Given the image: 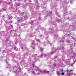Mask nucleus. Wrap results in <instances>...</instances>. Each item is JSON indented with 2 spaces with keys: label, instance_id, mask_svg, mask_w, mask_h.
Returning a JSON list of instances; mask_svg holds the SVG:
<instances>
[{
  "label": "nucleus",
  "instance_id": "obj_1",
  "mask_svg": "<svg viewBox=\"0 0 76 76\" xmlns=\"http://www.w3.org/2000/svg\"><path fill=\"white\" fill-rule=\"evenodd\" d=\"M57 75H64V73L63 72V70L62 69H60V72H57Z\"/></svg>",
  "mask_w": 76,
  "mask_h": 76
},
{
  "label": "nucleus",
  "instance_id": "obj_2",
  "mask_svg": "<svg viewBox=\"0 0 76 76\" xmlns=\"http://www.w3.org/2000/svg\"><path fill=\"white\" fill-rule=\"evenodd\" d=\"M54 52L53 51H51L50 53H49V54L47 53V54H45V53H43L41 55V57L42 56H43L44 57H45V56H48V55H51V54H53Z\"/></svg>",
  "mask_w": 76,
  "mask_h": 76
},
{
  "label": "nucleus",
  "instance_id": "obj_3",
  "mask_svg": "<svg viewBox=\"0 0 76 76\" xmlns=\"http://www.w3.org/2000/svg\"><path fill=\"white\" fill-rule=\"evenodd\" d=\"M73 70H71L70 71H67V76H70V75H72V71Z\"/></svg>",
  "mask_w": 76,
  "mask_h": 76
},
{
  "label": "nucleus",
  "instance_id": "obj_4",
  "mask_svg": "<svg viewBox=\"0 0 76 76\" xmlns=\"http://www.w3.org/2000/svg\"><path fill=\"white\" fill-rule=\"evenodd\" d=\"M15 69H16V70L14 72H15V73H18L19 72V70H18V69H19V70H21V69L20 67H19L17 66L16 67Z\"/></svg>",
  "mask_w": 76,
  "mask_h": 76
},
{
  "label": "nucleus",
  "instance_id": "obj_5",
  "mask_svg": "<svg viewBox=\"0 0 76 76\" xmlns=\"http://www.w3.org/2000/svg\"><path fill=\"white\" fill-rule=\"evenodd\" d=\"M22 17L18 18H17V20L18 21H20L22 20Z\"/></svg>",
  "mask_w": 76,
  "mask_h": 76
},
{
  "label": "nucleus",
  "instance_id": "obj_6",
  "mask_svg": "<svg viewBox=\"0 0 76 76\" xmlns=\"http://www.w3.org/2000/svg\"><path fill=\"white\" fill-rule=\"evenodd\" d=\"M72 57H75L76 56V53H73L72 55Z\"/></svg>",
  "mask_w": 76,
  "mask_h": 76
},
{
  "label": "nucleus",
  "instance_id": "obj_7",
  "mask_svg": "<svg viewBox=\"0 0 76 76\" xmlns=\"http://www.w3.org/2000/svg\"><path fill=\"white\" fill-rule=\"evenodd\" d=\"M34 43L33 44H32V45H31V47H32V48H33V50H34V49H35V48L34 47Z\"/></svg>",
  "mask_w": 76,
  "mask_h": 76
},
{
  "label": "nucleus",
  "instance_id": "obj_8",
  "mask_svg": "<svg viewBox=\"0 0 76 76\" xmlns=\"http://www.w3.org/2000/svg\"><path fill=\"white\" fill-rule=\"evenodd\" d=\"M34 34H29L28 35V37H33V35H34Z\"/></svg>",
  "mask_w": 76,
  "mask_h": 76
},
{
  "label": "nucleus",
  "instance_id": "obj_9",
  "mask_svg": "<svg viewBox=\"0 0 76 76\" xmlns=\"http://www.w3.org/2000/svg\"><path fill=\"white\" fill-rule=\"evenodd\" d=\"M49 29L50 30H51V31H53V27H50Z\"/></svg>",
  "mask_w": 76,
  "mask_h": 76
},
{
  "label": "nucleus",
  "instance_id": "obj_10",
  "mask_svg": "<svg viewBox=\"0 0 76 76\" xmlns=\"http://www.w3.org/2000/svg\"><path fill=\"white\" fill-rule=\"evenodd\" d=\"M32 73L33 75H35V72L33 71H32Z\"/></svg>",
  "mask_w": 76,
  "mask_h": 76
},
{
  "label": "nucleus",
  "instance_id": "obj_11",
  "mask_svg": "<svg viewBox=\"0 0 76 76\" xmlns=\"http://www.w3.org/2000/svg\"><path fill=\"white\" fill-rule=\"evenodd\" d=\"M75 64V62H74L73 63L71 64V67H73V64Z\"/></svg>",
  "mask_w": 76,
  "mask_h": 76
},
{
  "label": "nucleus",
  "instance_id": "obj_12",
  "mask_svg": "<svg viewBox=\"0 0 76 76\" xmlns=\"http://www.w3.org/2000/svg\"><path fill=\"white\" fill-rule=\"evenodd\" d=\"M74 62L75 63H76V59L75 58L73 59Z\"/></svg>",
  "mask_w": 76,
  "mask_h": 76
},
{
  "label": "nucleus",
  "instance_id": "obj_13",
  "mask_svg": "<svg viewBox=\"0 0 76 76\" xmlns=\"http://www.w3.org/2000/svg\"><path fill=\"white\" fill-rule=\"evenodd\" d=\"M44 72H45V73H49V71H44Z\"/></svg>",
  "mask_w": 76,
  "mask_h": 76
},
{
  "label": "nucleus",
  "instance_id": "obj_14",
  "mask_svg": "<svg viewBox=\"0 0 76 76\" xmlns=\"http://www.w3.org/2000/svg\"><path fill=\"white\" fill-rule=\"evenodd\" d=\"M36 41H37V42H39V41H40V40H39V39H36Z\"/></svg>",
  "mask_w": 76,
  "mask_h": 76
},
{
  "label": "nucleus",
  "instance_id": "obj_15",
  "mask_svg": "<svg viewBox=\"0 0 76 76\" xmlns=\"http://www.w3.org/2000/svg\"><path fill=\"white\" fill-rule=\"evenodd\" d=\"M49 13L50 14V15H51L52 14V12L51 11H49Z\"/></svg>",
  "mask_w": 76,
  "mask_h": 76
},
{
  "label": "nucleus",
  "instance_id": "obj_16",
  "mask_svg": "<svg viewBox=\"0 0 76 76\" xmlns=\"http://www.w3.org/2000/svg\"><path fill=\"white\" fill-rule=\"evenodd\" d=\"M27 15H26L24 17V18L25 19H26L27 18Z\"/></svg>",
  "mask_w": 76,
  "mask_h": 76
},
{
  "label": "nucleus",
  "instance_id": "obj_17",
  "mask_svg": "<svg viewBox=\"0 0 76 76\" xmlns=\"http://www.w3.org/2000/svg\"><path fill=\"white\" fill-rule=\"evenodd\" d=\"M33 68H34V69H36V68H35V66L33 65Z\"/></svg>",
  "mask_w": 76,
  "mask_h": 76
},
{
  "label": "nucleus",
  "instance_id": "obj_18",
  "mask_svg": "<svg viewBox=\"0 0 76 76\" xmlns=\"http://www.w3.org/2000/svg\"><path fill=\"white\" fill-rule=\"evenodd\" d=\"M43 50V49L42 48H41L40 50V51H42Z\"/></svg>",
  "mask_w": 76,
  "mask_h": 76
},
{
  "label": "nucleus",
  "instance_id": "obj_19",
  "mask_svg": "<svg viewBox=\"0 0 76 76\" xmlns=\"http://www.w3.org/2000/svg\"><path fill=\"white\" fill-rule=\"evenodd\" d=\"M74 41H76V39L75 38H74Z\"/></svg>",
  "mask_w": 76,
  "mask_h": 76
},
{
  "label": "nucleus",
  "instance_id": "obj_20",
  "mask_svg": "<svg viewBox=\"0 0 76 76\" xmlns=\"http://www.w3.org/2000/svg\"><path fill=\"white\" fill-rule=\"evenodd\" d=\"M6 61L7 64H9V63H7V60H6Z\"/></svg>",
  "mask_w": 76,
  "mask_h": 76
},
{
  "label": "nucleus",
  "instance_id": "obj_21",
  "mask_svg": "<svg viewBox=\"0 0 76 76\" xmlns=\"http://www.w3.org/2000/svg\"><path fill=\"white\" fill-rule=\"evenodd\" d=\"M57 21H58V22H60V21L59 20H57Z\"/></svg>",
  "mask_w": 76,
  "mask_h": 76
},
{
  "label": "nucleus",
  "instance_id": "obj_22",
  "mask_svg": "<svg viewBox=\"0 0 76 76\" xmlns=\"http://www.w3.org/2000/svg\"><path fill=\"white\" fill-rule=\"evenodd\" d=\"M28 73H29V72H30V71L28 70Z\"/></svg>",
  "mask_w": 76,
  "mask_h": 76
},
{
  "label": "nucleus",
  "instance_id": "obj_23",
  "mask_svg": "<svg viewBox=\"0 0 76 76\" xmlns=\"http://www.w3.org/2000/svg\"><path fill=\"white\" fill-rule=\"evenodd\" d=\"M11 3L10 2V3H8V4H10Z\"/></svg>",
  "mask_w": 76,
  "mask_h": 76
},
{
  "label": "nucleus",
  "instance_id": "obj_24",
  "mask_svg": "<svg viewBox=\"0 0 76 76\" xmlns=\"http://www.w3.org/2000/svg\"><path fill=\"white\" fill-rule=\"evenodd\" d=\"M66 13H64V15H66Z\"/></svg>",
  "mask_w": 76,
  "mask_h": 76
},
{
  "label": "nucleus",
  "instance_id": "obj_25",
  "mask_svg": "<svg viewBox=\"0 0 76 76\" xmlns=\"http://www.w3.org/2000/svg\"><path fill=\"white\" fill-rule=\"evenodd\" d=\"M11 26L12 28H13V26Z\"/></svg>",
  "mask_w": 76,
  "mask_h": 76
},
{
  "label": "nucleus",
  "instance_id": "obj_26",
  "mask_svg": "<svg viewBox=\"0 0 76 76\" xmlns=\"http://www.w3.org/2000/svg\"><path fill=\"white\" fill-rule=\"evenodd\" d=\"M29 2H30V3H31V1H29Z\"/></svg>",
  "mask_w": 76,
  "mask_h": 76
},
{
  "label": "nucleus",
  "instance_id": "obj_27",
  "mask_svg": "<svg viewBox=\"0 0 76 76\" xmlns=\"http://www.w3.org/2000/svg\"><path fill=\"white\" fill-rule=\"evenodd\" d=\"M72 39H73V37H72Z\"/></svg>",
  "mask_w": 76,
  "mask_h": 76
},
{
  "label": "nucleus",
  "instance_id": "obj_28",
  "mask_svg": "<svg viewBox=\"0 0 76 76\" xmlns=\"http://www.w3.org/2000/svg\"><path fill=\"white\" fill-rule=\"evenodd\" d=\"M23 48H21V49H23Z\"/></svg>",
  "mask_w": 76,
  "mask_h": 76
},
{
  "label": "nucleus",
  "instance_id": "obj_29",
  "mask_svg": "<svg viewBox=\"0 0 76 76\" xmlns=\"http://www.w3.org/2000/svg\"><path fill=\"white\" fill-rule=\"evenodd\" d=\"M66 10H67V7H66Z\"/></svg>",
  "mask_w": 76,
  "mask_h": 76
},
{
  "label": "nucleus",
  "instance_id": "obj_30",
  "mask_svg": "<svg viewBox=\"0 0 76 76\" xmlns=\"http://www.w3.org/2000/svg\"><path fill=\"white\" fill-rule=\"evenodd\" d=\"M1 1H0V3H1Z\"/></svg>",
  "mask_w": 76,
  "mask_h": 76
},
{
  "label": "nucleus",
  "instance_id": "obj_31",
  "mask_svg": "<svg viewBox=\"0 0 76 76\" xmlns=\"http://www.w3.org/2000/svg\"><path fill=\"white\" fill-rule=\"evenodd\" d=\"M24 13V12H23L22 13V14H23V13Z\"/></svg>",
  "mask_w": 76,
  "mask_h": 76
},
{
  "label": "nucleus",
  "instance_id": "obj_32",
  "mask_svg": "<svg viewBox=\"0 0 76 76\" xmlns=\"http://www.w3.org/2000/svg\"><path fill=\"white\" fill-rule=\"evenodd\" d=\"M55 65H56V64H55Z\"/></svg>",
  "mask_w": 76,
  "mask_h": 76
},
{
  "label": "nucleus",
  "instance_id": "obj_33",
  "mask_svg": "<svg viewBox=\"0 0 76 76\" xmlns=\"http://www.w3.org/2000/svg\"><path fill=\"white\" fill-rule=\"evenodd\" d=\"M7 67V68H8V67Z\"/></svg>",
  "mask_w": 76,
  "mask_h": 76
},
{
  "label": "nucleus",
  "instance_id": "obj_34",
  "mask_svg": "<svg viewBox=\"0 0 76 76\" xmlns=\"http://www.w3.org/2000/svg\"><path fill=\"white\" fill-rule=\"evenodd\" d=\"M9 19H10V18H9Z\"/></svg>",
  "mask_w": 76,
  "mask_h": 76
},
{
  "label": "nucleus",
  "instance_id": "obj_35",
  "mask_svg": "<svg viewBox=\"0 0 76 76\" xmlns=\"http://www.w3.org/2000/svg\"><path fill=\"white\" fill-rule=\"evenodd\" d=\"M20 5H19V6Z\"/></svg>",
  "mask_w": 76,
  "mask_h": 76
}]
</instances>
